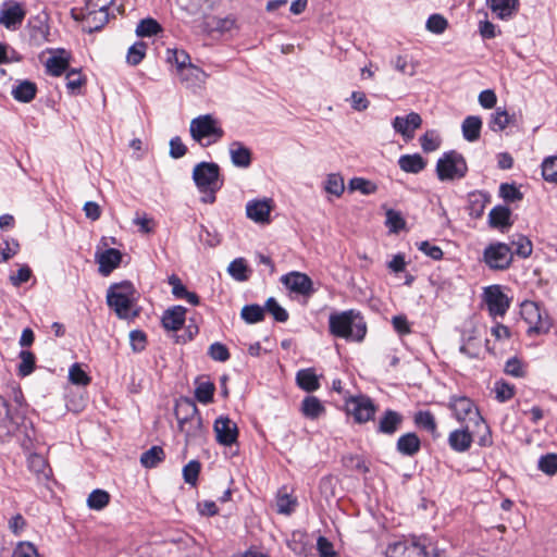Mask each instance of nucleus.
<instances>
[{
  "label": "nucleus",
  "mask_w": 557,
  "mask_h": 557,
  "mask_svg": "<svg viewBox=\"0 0 557 557\" xmlns=\"http://www.w3.org/2000/svg\"><path fill=\"white\" fill-rule=\"evenodd\" d=\"M329 331L335 337L361 342L367 333V324L360 312L350 309L332 313L329 318Z\"/></svg>",
  "instance_id": "1"
},
{
  "label": "nucleus",
  "mask_w": 557,
  "mask_h": 557,
  "mask_svg": "<svg viewBox=\"0 0 557 557\" xmlns=\"http://www.w3.org/2000/svg\"><path fill=\"white\" fill-rule=\"evenodd\" d=\"M134 295L135 288L131 282L114 284L108 289L107 304L120 319H134L138 315V312L133 310Z\"/></svg>",
  "instance_id": "2"
},
{
  "label": "nucleus",
  "mask_w": 557,
  "mask_h": 557,
  "mask_svg": "<svg viewBox=\"0 0 557 557\" xmlns=\"http://www.w3.org/2000/svg\"><path fill=\"white\" fill-rule=\"evenodd\" d=\"M189 132L191 138L202 147L215 144L224 136V131L211 114L193 119Z\"/></svg>",
  "instance_id": "3"
},
{
  "label": "nucleus",
  "mask_w": 557,
  "mask_h": 557,
  "mask_svg": "<svg viewBox=\"0 0 557 557\" xmlns=\"http://www.w3.org/2000/svg\"><path fill=\"white\" fill-rule=\"evenodd\" d=\"M520 314L529 325L528 335L546 334L552 327V319L543 305L532 300H524L520 305Z\"/></svg>",
  "instance_id": "4"
},
{
  "label": "nucleus",
  "mask_w": 557,
  "mask_h": 557,
  "mask_svg": "<svg viewBox=\"0 0 557 557\" xmlns=\"http://www.w3.org/2000/svg\"><path fill=\"white\" fill-rule=\"evenodd\" d=\"M468 165L463 156L456 150L446 151L437 160L436 174L440 181L461 180L467 175Z\"/></svg>",
  "instance_id": "5"
},
{
  "label": "nucleus",
  "mask_w": 557,
  "mask_h": 557,
  "mask_svg": "<svg viewBox=\"0 0 557 557\" xmlns=\"http://www.w3.org/2000/svg\"><path fill=\"white\" fill-rule=\"evenodd\" d=\"M513 260V252L505 243H492L483 251V261L488 269L494 271L507 270Z\"/></svg>",
  "instance_id": "6"
},
{
  "label": "nucleus",
  "mask_w": 557,
  "mask_h": 557,
  "mask_svg": "<svg viewBox=\"0 0 557 557\" xmlns=\"http://www.w3.org/2000/svg\"><path fill=\"white\" fill-rule=\"evenodd\" d=\"M219 177L220 166L214 162L202 161L193 170V181L200 193H207L208 189L219 190Z\"/></svg>",
  "instance_id": "7"
},
{
  "label": "nucleus",
  "mask_w": 557,
  "mask_h": 557,
  "mask_svg": "<svg viewBox=\"0 0 557 557\" xmlns=\"http://www.w3.org/2000/svg\"><path fill=\"white\" fill-rule=\"evenodd\" d=\"M386 557H430L425 539L413 537L410 542H396L388 545Z\"/></svg>",
  "instance_id": "8"
},
{
  "label": "nucleus",
  "mask_w": 557,
  "mask_h": 557,
  "mask_svg": "<svg viewBox=\"0 0 557 557\" xmlns=\"http://www.w3.org/2000/svg\"><path fill=\"white\" fill-rule=\"evenodd\" d=\"M484 300L490 315L504 317L510 307V300L503 293L499 285H491L484 288Z\"/></svg>",
  "instance_id": "9"
},
{
  "label": "nucleus",
  "mask_w": 557,
  "mask_h": 557,
  "mask_svg": "<svg viewBox=\"0 0 557 557\" xmlns=\"http://www.w3.org/2000/svg\"><path fill=\"white\" fill-rule=\"evenodd\" d=\"M26 15L23 5L16 1H5L0 9V24L8 29L21 26Z\"/></svg>",
  "instance_id": "10"
},
{
  "label": "nucleus",
  "mask_w": 557,
  "mask_h": 557,
  "mask_svg": "<svg viewBox=\"0 0 557 557\" xmlns=\"http://www.w3.org/2000/svg\"><path fill=\"white\" fill-rule=\"evenodd\" d=\"M281 282L293 293L310 296L313 293L311 278L301 272H290L282 276Z\"/></svg>",
  "instance_id": "11"
},
{
  "label": "nucleus",
  "mask_w": 557,
  "mask_h": 557,
  "mask_svg": "<svg viewBox=\"0 0 557 557\" xmlns=\"http://www.w3.org/2000/svg\"><path fill=\"white\" fill-rule=\"evenodd\" d=\"M214 432L216 441L224 446H231L237 441V425L228 417H219L215 420Z\"/></svg>",
  "instance_id": "12"
},
{
  "label": "nucleus",
  "mask_w": 557,
  "mask_h": 557,
  "mask_svg": "<svg viewBox=\"0 0 557 557\" xmlns=\"http://www.w3.org/2000/svg\"><path fill=\"white\" fill-rule=\"evenodd\" d=\"M392 125L396 133L410 140L414 137V131L421 127L422 119L418 113L410 112L406 116H396Z\"/></svg>",
  "instance_id": "13"
},
{
  "label": "nucleus",
  "mask_w": 557,
  "mask_h": 557,
  "mask_svg": "<svg viewBox=\"0 0 557 557\" xmlns=\"http://www.w3.org/2000/svg\"><path fill=\"white\" fill-rule=\"evenodd\" d=\"M448 407L458 421H465L468 418L475 422L474 412L479 410L470 398L466 396H451Z\"/></svg>",
  "instance_id": "14"
},
{
  "label": "nucleus",
  "mask_w": 557,
  "mask_h": 557,
  "mask_svg": "<svg viewBox=\"0 0 557 557\" xmlns=\"http://www.w3.org/2000/svg\"><path fill=\"white\" fill-rule=\"evenodd\" d=\"M18 426L17 417L12 416L7 400L0 396V441L14 435Z\"/></svg>",
  "instance_id": "15"
},
{
  "label": "nucleus",
  "mask_w": 557,
  "mask_h": 557,
  "mask_svg": "<svg viewBox=\"0 0 557 557\" xmlns=\"http://www.w3.org/2000/svg\"><path fill=\"white\" fill-rule=\"evenodd\" d=\"M180 431L185 435L187 445L199 443L205 435V428L201 417H194L178 423Z\"/></svg>",
  "instance_id": "16"
},
{
  "label": "nucleus",
  "mask_w": 557,
  "mask_h": 557,
  "mask_svg": "<svg viewBox=\"0 0 557 557\" xmlns=\"http://www.w3.org/2000/svg\"><path fill=\"white\" fill-rule=\"evenodd\" d=\"M99 272L107 276L116 269L122 261V253L115 248H109L96 255Z\"/></svg>",
  "instance_id": "17"
},
{
  "label": "nucleus",
  "mask_w": 557,
  "mask_h": 557,
  "mask_svg": "<svg viewBox=\"0 0 557 557\" xmlns=\"http://www.w3.org/2000/svg\"><path fill=\"white\" fill-rule=\"evenodd\" d=\"M271 213V200H251L246 206L247 216L256 223H269Z\"/></svg>",
  "instance_id": "18"
},
{
  "label": "nucleus",
  "mask_w": 557,
  "mask_h": 557,
  "mask_svg": "<svg viewBox=\"0 0 557 557\" xmlns=\"http://www.w3.org/2000/svg\"><path fill=\"white\" fill-rule=\"evenodd\" d=\"M404 422V417L399 412L387 409L379 420L377 432L385 435L395 434Z\"/></svg>",
  "instance_id": "19"
},
{
  "label": "nucleus",
  "mask_w": 557,
  "mask_h": 557,
  "mask_svg": "<svg viewBox=\"0 0 557 557\" xmlns=\"http://www.w3.org/2000/svg\"><path fill=\"white\" fill-rule=\"evenodd\" d=\"M351 413L359 423L370 421L375 412V407L370 398L359 397L351 401Z\"/></svg>",
  "instance_id": "20"
},
{
  "label": "nucleus",
  "mask_w": 557,
  "mask_h": 557,
  "mask_svg": "<svg viewBox=\"0 0 557 557\" xmlns=\"http://www.w3.org/2000/svg\"><path fill=\"white\" fill-rule=\"evenodd\" d=\"M178 78L183 85L187 88L199 87L205 83L207 74L197 65L193 63L182 69L178 73Z\"/></svg>",
  "instance_id": "21"
},
{
  "label": "nucleus",
  "mask_w": 557,
  "mask_h": 557,
  "mask_svg": "<svg viewBox=\"0 0 557 557\" xmlns=\"http://www.w3.org/2000/svg\"><path fill=\"white\" fill-rule=\"evenodd\" d=\"M486 4L500 20L511 18L519 10V0H486Z\"/></svg>",
  "instance_id": "22"
},
{
  "label": "nucleus",
  "mask_w": 557,
  "mask_h": 557,
  "mask_svg": "<svg viewBox=\"0 0 557 557\" xmlns=\"http://www.w3.org/2000/svg\"><path fill=\"white\" fill-rule=\"evenodd\" d=\"M396 449L403 456L412 457L420 451L421 441L413 432L403 434L397 440Z\"/></svg>",
  "instance_id": "23"
},
{
  "label": "nucleus",
  "mask_w": 557,
  "mask_h": 557,
  "mask_svg": "<svg viewBox=\"0 0 557 557\" xmlns=\"http://www.w3.org/2000/svg\"><path fill=\"white\" fill-rule=\"evenodd\" d=\"M511 211L505 206H496L488 213V224L493 228L500 231L508 230L512 222L510 220Z\"/></svg>",
  "instance_id": "24"
},
{
  "label": "nucleus",
  "mask_w": 557,
  "mask_h": 557,
  "mask_svg": "<svg viewBox=\"0 0 557 557\" xmlns=\"http://www.w3.org/2000/svg\"><path fill=\"white\" fill-rule=\"evenodd\" d=\"M186 309L182 306H174L164 311L162 315V325L170 331L180 330L185 322Z\"/></svg>",
  "instance_id": "25"
},
{
  "label": "nucleus",
  "mask_w": 557,
  "mask_h": 557,
  "mask_svg": "<svg viewBox=\"0 0 557 557\" xmlns=\"http://www.w3.org/2000/svg\"><path fill=\"white\" fill-rule=\"evenodd\" d=\"M230 156L232 163L237 168L246 169L251 164V151L240 141H233L230 145Z\"/></svg>",
  "instance_id": "26"
},
{
  "label": "nucleus",
  "mask_w": 557,
  "mask_h": 557,
  "mask_svg": "<svg viewBox=\"0 0 557 557\" xmlns=\"http://www.w3.org/2000/svg\"><path fill=\"white\" fill-rule=\"evenodd\" d=\"M448 443L455 451L463 453L468 450L472 443V434L467 429L455 430L450 432Z\"/></svg>",
  "instance_id": "27"
},
{
  "label": "nucleus",
  "mask_w": 557,
  "mask_h": 557,
  "mask_svg": "<svg viewBox=\"0 0 557 557\" xmlns=\"http://www.w3.org/2000/svg\"><path fill=\"white\" fill-rule=\"evenodd\" d=\"M175 417L177 422L189 420L194 417H201L200 412L195 404V401L190 398H181L177 400L175 405Z\"/></svg>",
  "instance_id": "28"
},
{
  "label": "nucleus",
  "mask_w": 557,
  "mask_h": 557,
  "mask_svg": "<svg viewBox=\"0 0 557 557\" xmlns=\"http://www.w3.org/2000/svg\"><path fill=\"white\" fill-rule=\"evenodd\" d=\"M481 128L482 120L480 116H467L461 125L463 138L470 143L476 141L480 138Z\"/></svg>",
  "instance_id": "29"
},
{
  "label": "nucleus",
  "mask_w": 557,
  "mask_h": 557,
  "mask_svg": "<svg viewBox=\"0 0 557 557\" xmlns=\"http://www.w3.org/2000/svg\"><path fill=\"white\" fill-rule=\"evenodd\" d=\"M399 168L407 173H420L426 166V161L419 154H404L398 159Z\"/></svg>",
  "instance_id": "30"
},
{
  "label": "nucleus",
  "mask_w": 557,
  "mask_h": 557,
  "mask_svg": "<svg viewBox=\"0 0 557 557\" xmlns=\"http://www.w3.org/2000/svg\"><path fill=\"white\" fill-rule=\"evenodd\" d=\"M297 385L306 392H314L319 389L320 382L312 368L299 370L296 374Z\"/></svg>",
  "instance_id": "31"
},
{
  "label": "nucleus",
  "mask_w": 557,
  "mask_h": 557,
  "mask_svg": "<svg viewBox=\"0 0 557 557\" xmlns=\"http://www.w3.org/2000/svg\"><path fill=\"white\" fill-rule=\"evenodd\" d=\"M36 94L37 86L30 81H22L12 89L13 98L25 103L32 101L36 97Z\"/></svg>",
  "instance_id": "32"
},
{
  "label": "nucleus",
  "mask_w": 557,
  "mask_h": 557,
  "mask_svg": "<svg viewBox=\"0 0 557 557\" xmlns=\"http://www.w3.org/2000/svg\"><path fill=\"white\" fill-rule=\"evenodd\" d=\"M324 406L315 396H307L304 398L301 403V412L306 418L314 420L324 413Z\"/></svg>",
  "instance_id": "33"
},
{
  "label": "nucleus",
  "mask_w": 557,
  "mask_h": 557,
  "mask_svg": "<svg viewBox=\"0 0 557 557\" xmlns=\"http://www.w3.org/2000/svg\"><path fill=\"white\" fill-rule=\"evenodd\" d=\"M490 202V196L483 191H475L469 195V211L472 218H480Z\"/></svg>",
  "instance_id": "34"
},
{
  "label": "nucleus",
  "mask_w": 557,
  "mask_h": 557,
  "mask_svg": "<svg viewBox=\"0 0 557 557\" xmlns=\"http://www.w3.org/2000/svg\"><path fill=\"white\" fill-rule=\"evenodd\" d=\"M86 14L84 16V21L86 26L88 27V32L92 33L96 30H100L109 21V13L101 12H92V10H85Z\"/></svg>",
  "instance_id": "35"
},
{
  "label": "nucleus",
  "mask_w": 557,
  "mask_h": 557,
  "mask_svg": "<svg viewBox=\"0 0 557 557\" xmlns=\"http://www.w3.org/2000/svg\"><path fill=\"white\" fill-rule=\"evenodd\" d=\"M474 417H475L474 424L476 428V433L479 434L478 444L481 447L491 446L493 441H492V434H491L490 426L486 424L485 420L483 419V417L480 414L479 411L474 412Z\"/></svg>",
  "instance_id": "36"
},
{
  "label": "nucleus",
  "mask_w": 557,
  "mask_h": 557,
  "mask_svg": "<svg viewBox=\"0 0 557 557\" xmlns=\"http://www.w3.org/2000/svg\"><path fill=\"white\" fill-rule=\"evenodd\" d=\"M165 457L164 450L160 446H152L140 456V462L145 468H154Z\"/></svg>",
  "instance_id": "37"
},
{
  "label": "nucleus",
  "mask_w": 557,
  "mask_h": 557,
  "mask_svg": "<svg viewBox=\"0 0 557 557\" xmlns=\"http://www.w3.org/2000/svg\"><path fill=\"white\" fill-rule=\"evenodd\" d=\"M162 32L161 25L151 17L141 20L136 27L138 37H151Z\"/></svg>",
  "instance_id": "38"
},
{
  "label": "nucleus",
  "mask_w": 557,
  "mask_h": 557,
  "mask_svg": "<svg viewBox=\"0 0 557 557\" xmlns=\"http://www.w3.org/2000/svg\"><path fill=\"white\" fill-rule=\"evenodd\" d=\"M240 317L249 324L258 323L264 319V309L256 304L247 305L243 307Z\"/></svg>",
  "instance_id": "39"
},
{
  "label": "nucleus",
  "mask_w": 557,
  "mask_h": 557,
  "mask_svg": "<svg viewBox=\"0 0 557 557\" xmlns=\"http://www.w3.org/2000/svg\"><path fill=\"white\" fill-rule=\"evenodd\" d=\"M288 547L299 556H308L312 549L311 544L308 543L306 536L301 533H294L292 540L288 542Z\"/></svg>",
  "instance_id": "40"
},
{
  "label": "nucleus",
  "mask_w": 557,
  "mask_h": 557,
  "mask_svg": "<svg viewBox=\"0 0 557 557\" xmlns=\"http://www.w3.org/2000/svg\"><path fill=\"white\" fill-rule=\"evenodd\" d=\"M511 249L513 252V256H518L520 258H529L533 251V245L531 240L522 235H519L517 239H513L511 242Z\"/></svg>",
  "instance_id": "41"
},
{
  "label": "nucleus",
  "mask_w": 557,
  "mask_h": 557,
  "mask_svg": "<svg viewBox=\"0 0 557 557\" xmlns=\"http://www.w3.org/2000/svg\"><path fill=\"white\" fill-rule=\"evenodd\" d=\"M69 67V60L61 55H52L46 61V70L52 76L62 75Z\"/></svg>",
  "instance_id": "42"
},
{
  "label": "nucleus",
  "mask_w": 557,
  "mask_h": 557,
  "mask_svg": "<svg viewBox=\"0 0 557 557\" xmlns=\"http://www.w3.org/2000/svg\"><path fill=\"white\" fill-rule=\"evenodd\" d=\"M110 502V495L104 490H94L88 498H87V506L90 509L94 510H101L103 509Z\"/></svg>",
  "instance_id": "43"
},
{
  "label": "nucleus",
  "mask_w": 557,
  "mask_h": 557,
  "mask_svg": "<svg viewBox=\"0 0 557 557\" xmlns=\"http://www.w3.org/2000/svg\"><path fill=\"white\" fill-rule=\"evenodd\" d=\"M166 60L175 64L176 73L191 64L189 54L186 51L178 49H168Z\"/></svg>",
  "instance_id": "44"
},
{
  "label": "nucleus",
  "mask_w": 557,
  "mask_h": 557,
  "mask_svg": "<svg viewBox=\"0 0 557 557\" xmlns=\"http://www.w3.org/2000/svg\"><path fill=\"white\" fill-rule=\"evenodd\" d=\"M511 122V116L508 114L506 110H502L497 108L496 111L492 114L490 120V128L494 132H500L506 128Z\"/></svg>",
  "instance_id": "45"
},
{
  "label": "nucleus",
  "mask_w": 557,
  "mask_h": 557,
  "mask_svg": "<svg viewBox=\"0 0 557 557\" xmlns=\"http://www.w3.org/2000/svg\"><path fill=\"white\" fill-rule=\"evenodd\" d=\"M324 189L326 193L339 197L345 189L343 176L337 173L329 174L325 181Z\"/></svg>",
  "instance_id": "46"
},
{
  "label": "nucleus",
  "mask_w": 557,
  "mask_h": 557,
  "mask_svg": "<svg viewBox=\"0 0 557 557\" xmlns=\"http://www.w3.org/2000/svg\"><path fill=\"white\" fill-rule=\"evenodd\" d=\"M227 272L234 280L238 282L248 280L247 264L244 258H237L233 260L227 268Z\"/></svg>",
  "instance_id": "47"
},
{
  "label": "nucleus",
  "mask_w": 557,
  "mask_h": 557,
  "mask_svg": "<svg viewBox=\"0 0 557 557\" xmlns=\"http://www.w3.org/2000/svg\"><path fill=\"white\" fill-rule=\"evenodd\" d=\"M414 423L433 435L436 433V421L430 411H418L414 414Z\"/></svg>",
  "instance_id": "48"
},
{
  "label": "nucleus",
  "mask_w": 557,
  "mask_h": 557,
  "mask_svg": "<svg viewBox=\"0 0 557 557\" xmlns=\"http://www.w3.org/2000/svg\"><path fill=\"white\" fill-rule=\"evenodd\" d=\"M349 189L358 190L362 195H372L377 190L375 183L363 177H354L349 181Z\"/></svg>",
  "instance_id": "49"
},
{
  "label": "nucleus",
  "mask_w": 557,
  "mask_h": 557,
  "mask_svg": "<svg viewBox=\"0 0 557 557\" xmlns=\"http://www.w3.org/2000/svg\"><path fill=\"white\" fill-rule=\"evenodd\" d=\"M147 49V44L144 41H137L133 46L129 47L126 60L131 65L139 64L145 58Z\"/></svg>",
  "instance_id": "50"
},
{
  "label": "nucleus",
  "mask_w": 557,
  "mask_h": 557,
  "mask_svg": "<svg viewBox=\"0 0 557 557\" xmlns=\"http://www.w3.org/2000/svg\"><path fill=\"white\" fill-rule=\"evenodd\" d=\"M537 468L547 475L557 473V454L549 453L540 457Z\"/></svg>",
  "instance_id": "51"
},
{
  "label": "nucleus",
  "mask_w": 557,
  "mask_h": 557,
  "mask_svg": "<svg viewBox=\"0 0 557 557\" xmlns=\"http://www.w3.org/2000/svg\"><path fill=\"white\" fill-rule=\"evenodd\" d=\"M265 310L272 314L277 322L284 323L288 320V312L273 297H270L265 301Z\"/></svg>",
  "instance_id": "52"
},
{
  "label": "nucleus",
  "mask_w": 557,
  "mask_h": 557,
  "mask_svg": "<svg viewBox=\"0 0 557 557\" xmlns=\"http://www.w3.org/2000/svg\"><path fill=\"white\" fill-rule=\"evenodd\" d=\"M215 387L214 384L206 381L201 382L195 389V397L202 404H209L213 399Z\"/></svg>",
  "instance_id": "53"
},
{
  "label": "nucleus",
  "mask_w": 557,
  "mask_h": 557,
  "mask_svg": "<svg viewBox=\"0 0 557 557\" xmlns=\"http://www.w3.org/2000/svg\"><path fill=\"white\" fill-rule=\"evenodd\" d=\"M20 358L18 374L21 376H27L35 370V355L32 351L22 350Z\"/></svg>",
  "instance_id": "54"
},
{
  "label": "nucleus",
  "mask_w": 557,
  "mask_h": 557,
  "mask_svg": "<svg viewBox=\"0 0 557 557\" xmlns=\"http://www.w3.org/2000/svg\"><path fill=\"white\" fill-rule=\"evenodd\" d=\"M448 26L447 20L441 14H432L426 21V29L433 34H443Z\"/></svg>",
  "instance_id": "55"
},
{
  "label": "nucleus",
  "mask_w": 557,
  "mask_h": 557,
  "mask_svg": "<svg viewBox=\"0 0 557 557\" xmlns=\"http://www.w3.org/2000/svg\"><path fill=\"white\" fill-rule=\"evenodd\" d=\"M420 144L424 152H432L440 147L441 138L435 131H428L420 137Z\"/></svg>",
  "instance_id": "56"
},
{
  "label": "nucleus",
  "mask_w": 557,
  "mask_h": 557,
  "mask_svg": "<svg viewBox=\"0 0 557 557\" xmlns=\"http://www.w3.org/2000/svg\"><path fill=\"white\" fill-rule=\"evenodd\" d=\"M201 465L197 460H190L184 468H183V478L184 481L187 484H190L195 486L198 481V475L200 472Z\"/></svg>",
  "instance_id": "57"
},
{
  "label": "nucleus",
  "mask_w": 557,
  "mask_h": 557,
  "mask_svg": "<svg viewBox=\"0 0 557 557\" xmlns=\"http://www.w3.org/2000/svg\"><path fill=\"white\" fill-rule=\"evenodd\" d=\"M297 502L287 493L278 492L276 497L277 511L280 513L289 515L294 511Z\"/></svg>",
  "instance_id": "58"
},
{
  "label": "nucleus",
  "mask_w": 557,
  "mask_h": 557,
  "mask_svg": "<svg viewBox=\"0 0 557 557\" xmlns=\"http://www.w3.org/2000/svg\"><path fill=\"white\" fill-rule=\"evenodd\" d=\"M542 175L547 182H557V157H548L543 161Z\"/></svg>",
  "instance_id": "59"
},
{
  "label": "nucleus",
  "mask_w": 557,
  "mask_h": 557,
  "mask_svg": "<svg viewBox=\"0 0 557 557\" xmlns=\"http://www.w3.org/2000/svg\"><path fill=\"white\" fill-rule=\"evenodd\" d=\"M28 468L30 471L36 473L38 476L42 475L45 478L48 476L47 462L45 458L39 454H32L27 459Z\"/></svg>",
  "instance_id": "60"
},
{
  "label": "nucleus",
  "mask_w": 557,
  "mask_h": 557,
  "mask_svg": "<svg viewBox=\"0 0 557 557\" xmlns=\"http://www.w3.org/2000/svg\"><path fill=\"white\" fill-rule=\"evenodd\" d=\"M69 379L73 384L82 386H86L90 382V377L78 363L71 366L69 370Z\"/></svg>",
  "instance_id": "61"
},
{
  "label": "nucleus",
  "mask_w": 557,
  "mask_h": 557,
  "mask_svg": "<svg viewBox=\"0 0 557 557\" xmlns=\"http://www.w3.org/2000/svg\"><path fill=\"white\" fill-rule=\"evenodd\" d=\"M343 463L346 468L361 473H367L369 471V467L367 466L364 458L359 455H348L343 457Z\"/></svg>",
  "instance_id": "62"
},
{
  "label": "nucleus",
  "mask_w": 557,
  "mask_h": 557,
  "mask_svg": "<svg viewBox=\"0 0 557 557\" xmlns=\"http://www.w3.org/2000/svg\"><path fill=\"white\" fill-rule=\"evenodd\" d=\"M386 225L393 233H398L405 228L406 222L399 212L389 209L386 212Z\"/></svg>",
  "instance_id": "63"
},
{
  "label": "nucleus",
  "mask_w": 557,
  "mask_h": 557,
  "mask_svg": "<svg viewBox=\"0 0 557 557\" xmlns=\"http://www.w3.org/2000/svg\"><path fill=\"white\" fill-rule=\"evenodd\" d=\"M12 557H38V552L33 543L21 542L14 548Z\"/></svg>",
  "instance_id": "64"
}]
</instances>
